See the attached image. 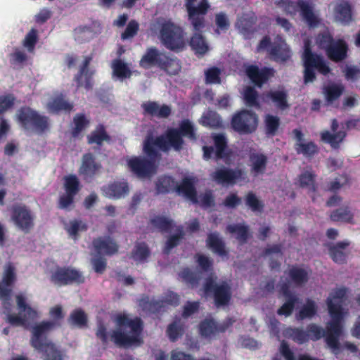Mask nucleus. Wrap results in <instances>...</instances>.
Wrapping results in <instances>:
<instances>
[{
  "instance_id": "nucleus-60",
  "label": "nucleus",
  "mask_w": 360,
  "mask_h": 360,
  "mask_svg": "<svg viewBox=\"0 0 360 360\" xmlns=\"http://www.w3.org/2000/svg\"><path fill=\"white\" fill-rule=\"evenodd\" d=\"M299 302L298 297H291L290 298H285V302L277 310V314L279 316H290L295 309V304Z\"/></svg>"
},
{
  "instance_id": "nucleus-20",
  "label": "nucleus",
  "mask_w": 360,
  "mask_h": 360,
  "mask_svg": "<svg viewBox=\"0 0 360 360\" xmlns=\"http://www.w3.org/2000/svg\"><path fill=\"white\" fill-rule=\"evenodd\" d=\"M101 167V164L96 161L94 155L91 153H87L82 156L79 173L85 179H91L99 172Z\"/></svg>"
},
{
  "instance_id": "nucleus-19",
  "label": "nucleus",
  "mask_w": 360,
  "mask_h": 360,
  "mask_svg": "<svg viewBox=\"0 0 360 360\" xmlns=\"http://www.w3.org/2000/svg\"><path fill=\"white\" fill-rule=\"evenodd\" d=\"M92 60V56H86L79 72L75 75V81L77 82V86H84L86 89L89 90L93 87L92 77L94 71L89 70V65Z\"/></svg>"
},
{
  "instance_id": "nucleus-48",
  "label": "nucleus",
  "mask_w": 360,
  "mask_h": 360,
  "mask_svg": "<svg viewBox=\"0 0 360 360\" xmlns=\"http://www.w3.org/2000/svg\"><path fill=\"white\" fill-rule=\"evenodd\" d=\"M347 293L346 288H340L334 290L329 295V297L326 300V303L328 305V309H329V301H330L331 304L335 307H339L340 311L342 316V321H343V309L342 307V300L345 297Z\"/></svg>"
},
{
  "instance_id": "nucleus-53",
  "label": "nucleus",
  "mask_w": 360,
  "mask_h": 360,
  "mask_svg": "<svg viewBox=\"0 0 360 360\" xmlns=\"http://www.w3.org/2000/svg\"><path fill=\"white\" fill-rule=\"evenodd\" d=\"M285 335L299 345L309 341V334L301 328H288L285 330Z\"/></svg>"
},
{
  "instance_id": "nucleus-21",
  "label": "nucleus",
  "mask_w": 360,
  "mask_h": 360,
  "mask_svg": "<svg viewBox=\"0 0 360 360\" xmlns=\"http://www.w3.org/2000/svg\"><path fill=\"white\" fill-rule=\"evenodd\" d=\"M271 58L276 62H286L291 57V51L285 41L280 37H277L269 51Z\"/></svg>"
},
{
  "instance_id": "nucleus-49",
  "label": "nucleus",
  "mask_w": 360,
  "mask_h": 360,
  "mask_svg": "<svg viewBox=\"0 0 360 360\" xmlns=\"http://www.w3.org/2000/svg\"><path fill=\"white\" fill-rule=\"evenodd\" d=\"M345 132L340 131L334 134H331L328 131H324L321 134V139L323 142L328 143L333 148H338L340 143L345 137Z\"/></svg>"
},
{
  "instance_id": "nucleus-25",
  "label": "nucleus",
  "mask_w": 360,
  "mask_h": 360,
  "mask_svg": "<svg viewBox=\"0 0 360 360\" xmlns=\"http://www.w3.org/2000/svg\"><path fill=\"white\" fill-rule=\"evenodd\" d=\"M101 29L98 21H93L88 25L79 26L75 30V39L81 43L88 41L100 34Z\"/></svg>"
},
{
  "instance_id": "nucleus-63",
  "label": "nucleus",
  "mask_w": 360,
  "mask_h": 360,
  "mask_svg": "<svg viewBox=\"0 0 360 360\" xmlns=\"http://www.w3.org/2000/svg\"><path fill=\"white\" fill-rule=\"evenodd\" d=\"M215 24L217 29L214 32L217 34H220L221 32H226L230 27V21L227 15L223 12L217 13L215 15Z\"/></svg>"
},
{
  "instance_id": "nucleus-57",
  "label": "nucleus",
  "mask_w": 360,
  "mask_h": 360,
  "mask_svg": "<svg viewBox=\"0 0 360 360\" xmlns=\"http://www.w3.org/2000/svg\"><path fill=\"white\" fill-rule=\"evenodd\" d=\"M64 189L66 193L77 195L81 189L80 182L75 174H69L64 177Z\"/></svg>"
},
{
  "instance_id": "nucleus-10",
  "label": "nucleus",
  "mask_w": 360,
  "mask_h": 360,
  "mask_svg": "<svg viewBox=\"0 0 360 360\" xmlns=\"http://www.w3.org/2000/svg\"><path fill=\"white\" fill-rule=\"evenodd\" d=\"M203 289L205 294L212 295L214 304L218 308L229 305L231 300V288L226 281L217 283L212 277H208L205 279Z\"/></svg>"
},
{
  "instance_id": "nucleus-56",
  "label": "nucleus",
  "mask_w": 360,
  "mask_h": 360,
  "mask_svg": "<svg viewBox=\"0 0 360 360\" xmlns=\"http://www.w3.org/2000/svg\"><path fill=\"white\" fill-rule=\"evenodd\" d=\"M150 224L160 232H169L173 227V221L163 216H155Z\"/></svg>"
},
{
  "instance_id": "nucleus-5",
  "label": "nucleus",
  "mask_w": 360,
  "mask_h": 360,
  "mask_svg": "<svg viewBox=\"0 0 360 360\" xmlns=\"http://www.w3.org/2000/svg\"><path fill=\"white\" fill-rule=\"evenodd\" d=\"M117 324L120 327H129L131 329V335H127L120 330L112 331L111 338L117 346L129 348L143 343L141 338L143 330V321L141 318L136 317L131 319L125 314H120L117 317Z\"/></svg>"
},
{
  "instance_id": "nucleus-13",
  "label": "nucleus",
  "mask_w": 360,
  "mask_h": 360,
  "mask_svg": "<svg viewBox=\"0 0 360 360\" xmlns=\"http://www.w3.org/2000/svg\"><path fill=\"white\" fill-rule=\"evenodd\" d=\"M50 281L57 286H65L73 283L79 285L85 282V278L79 270L70 266H57L51 271Z\"/></svg>"
},
{
  "instance_id": "nucleus-33",
  "label": "nucleus",
  "mask_w": 360,
  "mask_h": 360,
  "mask_svg": "<svg viewBox=\"0 0 360 360\" xmlns=\"http://www.w3.org/2000/svg\"><path fill=\"white\" fill-rule=\"evenodd\" d=\"M251 172L255 175L262 174L266 169L268 158L261 153H252L250 155Z\"/></svg>"
},
{
  "instance_id": "nucleus-34",
  "label": "nucleus",
  "mask_w": 360,
  "mask_h": 360,
  "mask_svg": "<svg viewBox=\"0 0 360 360\" xmlns=\"http://www.w3.org/2000/svg\"><path fill=\"white\" fill-rule=\"evenodd\" d=\"M159 68L170 76L176 75L181 70V63L176 57H171L165 53Z\"/></svg>"
},
{
  "instance_id": "nucleus-61",
  "label": "nucleus",
  "mask_w": 360,
  "mask_h": 360,
  "mask_svg": "<svg viewBox=\"0 0 360 360\" xmlns=\"http://www.w3.org/2000/svg\"><path fill=\"white\" fill-rule=\"evenodd\" d=\"M69 321L74 326L82 328L87 324V316L82 309H77L71 313Z\"/></svg>"
},
{
  "instance_id": "nucleus-23",
  "label": "nucleus",
  "mask_w": 360,
  "mask_h": 360,
  "mask_svg": "<svg viewBox=\"0 0 360 360\" xmlns=\"http://www.w3.org/2000/svg\"><path fill=\"white\" fill-rule=\"evenodd\" d=\"M105 196L109 198L120 199L129 193V188L127 181H115L102 187Z\"/></svg>"
},
{
  "instance_id": "nucleus-43",
  "label": "nucleus",
  "mask_w": 360,
  "mask_h": 360,
  "mask_svg": "<svg viewBox=\"0 0 360 360\" xmlns=\"http://www.w3.org/2000/svg\"><path fill=\"white\" fill-rule=\"evenodd\" d=\"M226 231L231 234H236V238L240 243V244L247 243L250 237L249 228L248 226L244 224H229L226 226Z\"/></svg>"
},
{
  "instance_id": "nucleus-28",
  "label": "nucleus",
  "mask_w": 360,
  "mask_h": 360,
  "mask_svg": "<svg viewBox=\"0 0 360 360\" xmlns=\"http://www.w3.org/2000/svg\"><path fill=\"white\" fill-rule=\"evenodd\" d=\"M141 108L144 115L155 116L158 118H167L172 112V109L169 105L166 104L160 105L155 101L145 102L142 103Z\"/></svg>"
},
{
  "instance_id": "nucleus-40",
  "label": "nucleus",
  "mask_w": 360,
  "mask_h": 360,
  "mask_svg": "<svg viewBox=\"0 0 360 360\" xmlns=\"http://www.w3.org/2000/svg\"><path fill=\"white\" fill-rule=\"evenodd\" d=\"M213 141L215 159L220 160L229 157L228 141L225 135L223 134H215L213 136Z\"/></svg>"
},
{
  "instance_id": "nucleus-46",
  "label": "nucleus",
  "mask_w": 360,
  "mask_h": 360,
  "mask_svg": "<svg viewBox=\"0 0 360 360\" xmlns=\"http://www.w3.org/2000/svg\"><path fill=\"white\" fill-rule=\"evenodd\" d=\"M317 313V305L316 302L311 300L307 299L306 303L302 306L298 313L296 314L295 317L298 321H302L306 319H311Z\"/></svg>"
},
{
  "instance_id": "nucleus-17",
  "label": "nucleus",
  "mask_w": 360,
  "mask_h": 360,
  "mask_svg": "<svg viewBox=\"0 0 360 360\" xmlns=\"http://www.w3.org/2000/svg\"><path fill=\"white\" fill-rule=\"evenodd\" d=\"M244 174L241 169H233L222 167L212 174V178L218 184L234 185L237 180L243 179Z\"/></svg>"
},
{
  "instance_id": "nucleus-22",
  "label": "nucleus",
  "mask_w": 360,
  "mask_h": 360,
  "mask_svg": "<svg viewBox=\"0 0 360 360\" xmlns=\"http://www.w3.org/2000/svg\"><path fill=\"white\" fill-rule=\"evenodd\" d=\"M92 244L98 255L111 256L116 254L119 249L117 243L110 236L94 238Z\"/></svg>"
},
{
  "instance_id": "nucleus-14",
  "label": "nucleus",
  "mask_w": 360,
  "mask_h": 360,
  "mask_svg": "<svg viewBox=\"0 0 360 360\" xmlns=\"http://www.w3.org/2000/svg\"><path fill=\"white\" fill-rule=\"evenodd\" d=\"M11 219L15 226L28 233L34 226V216L25 205H15L11 209Z\"/></svg>"
},
{
  "instance_id": "nucleus-7",
  "label": "nucleus",
  "mask_w": 360,
  "mask_h": 360,
  "mask_svg": "<svg viewBox=\"0 0 360 360\" xmlns=\"http://www.w3.org/2000/svg\"><path fill=\"white\" fill-rule=\"evenodd\" d=\"M159 38L164 46L171 51H179L186 46L183 28L171 20H164L160 23Z\"/></svg>"
},
{
  "instance_id": "nucleus-29",
  "label": "nucleus",
  "mask_w": 360,
  "mask_h": 360,
  "mask_svg": "<svg viewBox=\"0 0 360 360\" xmlns=\"http://www.w3.org/2000/svg\"><path fill=\"white\" fill-rule=\"evenodd\" d=\"M265 98L281 110H285L290 107L288 94L284 89L270 90L265 94Z\"/></svg>"
},
{
  "instance_id": "nucleus-55",
  "label": "nucleus",
  "mask_w": 360,
  "mask_h": 360,
  "mask_svg": "<svg viewBox=\"0 0 360 360\" xmlns=\"http://www.w3.org/2000/svg\"><path fill=\"white\" fill-rule=\"evenodd\" d=\"M176 231L177 233L169 236L165 243L163 252L166 255L169 254L171 250L180 243L184 236V232L181 226H178Z\"/></svg>"
},
{
  "instance_id": "nucleus-39",
  "label": "nucleus",
  "mask_w": 360,
  "mask_h": 360,
  "mask_svg": "<svg viewBox=\"0 0 360 360\" xmlns=\"http://www.w3.org/2000/svg\"><path fill=\"white\" fill-rule=\"evenodd\" d=\"M290 282L296 286H302L309 281V274L303 268L292 266L288 272Z\"/></svg>"
},
{
  "instance_id": "nucleus-54",
  "label": "nucleus",
  "mask_w": 360,
  "mask_h": 360,
  "mask_svg": "<svg viewBox=\"0 0 360 360\" xmlns=\"http://www.w3.org/2000/svg\"><path fill=\"white\" fill-rule=\"evenodd\" d=\"M350 185V177L346 174H342L327 184L326 191L336 192L345 186Z\"/></svg>"
},
{
  "instance_id": "nucleus-64",
  "label": "nucleus",
  "mask_w": 360,
  "mask_h": 360,
  "mask_svg": "<svg viewBox=\"0 0 360 360\" xmlns=\"http://www.w3.org/2000/svg\"><path fill=\"white\" fill-rule=\"evenodd\" d=\"M245 204L252 212H262L264 209L263 202L252 191L246 194Z\"/></svg>"
},
{
  "instance_id": "nucleus-18",
  "label": "nucleus",
  "mask_w": 360,
  "mask_h": 360,
  "mask_svg": "<svg viewBox=\"0 0 360 360\" xmlns=\"http://www.w3.org/2000/svg\"><path fill=\"white\" fill-rule=\"evenodd\" d=\"M245 72L250 81L258 87H262L274 75L272 68L264 67L259 69L256 65L245 66Z\"/></svg>"
},
{
  "instance_id": "nucleus-35",
  "label": "nucleus",
  "mask_w": 360,
  "mask_h": 360,
  "mask_svg": "<svg viewBox=\"0 0 360 360\" xmlns=\"http://www.w3.org/2000/svg\"><path fill=\"white\" fill-rule=\"evenodd\" d=\"M199 123L203 127L212 129H219L223 126V121L219 114L212 110L202 113Z\"/></svg>"
},
{
  "instance_id": "nucleus-8",
  "label": "nucleus",
  "mask_w": 360,
  "mask_h": 360,
  "mask_svg": "<svg viewBox=\"0 0 360 360\" xmlns=\"http://www.w3.org/2000/svg\"><path fill=\"white\" fill-rule=\"evenodd\" d=\"M18 121L25 131L42 134L49 129V118L29 106L21 107L17 112Z\"/></svg>"
},
{
  "instance_id": "nucleus-37",
  "label": "nucleus",
  "mask_w": 360,
  "mask_h": 360,
  "mask_svg": "<svg viewBox=\"0 0 360 360\" xmlns=\"http://www.w3.org/2000/svg\"><path fill=\"white\" fill-rule=\"evenodd\" d=\"M349 245L347 241H340L328 248L329 255L333 261L338 264L346 262L347 255L345 250Z\"/></svg>"
},
{
  "instance_id": "nucleus-62",
  "label": "nucleus",
  "mask_w": 360,
  "mask_h": 360,
  "mask_svg": "<svg viewBox=\"0 0 360 360\" xmlns=\"http://www.w3.org/2000/svg\"><path fill=\"white\" fill-rule=\"evenodd\" d=\"M266 133L269 136H274L280 126V119L277 116L266 115L264 120Z\"/></svg>"
},
{
  "instance_id": "nucleus-30",
  "label": "nucleus",
  "mask_w": 360,
  "mask_h": 360,
  "mask_svg": "<svg viewBox=\"0 0 360 360\" xmlns=\"http://www.w3.org/2000/svg\"><path fill=\"white\" fill-rule=\"evenodd\" d=\"M175 191L179 195H183L193 203L198 202L197 191L193 178H184L179 185L176 184Z\"/></svg>"
},
{
  "instance_id": "nucleus-1",
  "label": "nucleus",
  "mask_w": 360,
  "mask_h": 360,
  "mask_svg": "<svg viewBox=\"0 0 360 360\" xmlns=\"http://www.w3.org/2000/svg\"><path fill=\"white\" fill-rule=\"evenodd\" d=\"M163 152L169 150V144L163 136L153 138L148 136L143 142L145 156H133L127 160V165L131 173L141 179H150L157 173L156 161L160 158L161 154L156 148Z\"/></svg>"
},
{
  "instance_id": "nucleus-4",
  "label": "nucleus",
  "mask_w": 360,
  "mask_h": 360,
  "mask_svg": "<svg viewBox=\"0 0 360 360\" xmlns=\"http://www.w3.org/2000/svg\"><path fill=\"white\" fill-rule=\"evenodd\" d=\"M54 326L53 321H42L32 328L30 343L41 354L42 360H64L63 352L46 337V333Z\"/></svg>"
},
{
  "instance_id": "nucleus-41",
  "label": "nucleus",
  "mask_w": 360,
  "mask_h": 360,
  "mask_svg": "<svg viewBox=\"0 0 360 360\" xmlns=\"http://www.w3.org/2000/svg\"><path fill=\"white\" fill-rule=\"evenodd\" d=\"M176 183L174 179L168 175H162L155 181V189L158 194H167L175 191Z\"/></svg>"
},
{
  "instance_id": "nucleus-11",
  "label": "nucleus",
  "mask_w": 360,
  "mask_h": 360,
  "mask_svg": "<svg viewBox=\"0 0 360 360\" xmlns=\"http://www.w3.org/2000/svg\"><path fill=\"white\" fill-rule=\"evenodd\" d=\"M197 0H185V8L188 20L195 32H201L205 26V15L210 5L207 0H200L197 6Z\"/></svg>"
},
{
  "instance_id": "nucleus-15",
  "label": "nucleus",
  "mask_w": 360,
  "mask_h": 360,
  "mask_svg": "<svg viewBox=\"0 0 360 360\" xmlns=\"http://www.w3.org/2000/svg\"><path fill=\"white\" fill-rule=\"evenodd\" d=\"M234 320L227 319L221 323H218L213 318H206L201 321L198 325L200 335L205 339H212L219 333H224L232 326Z\"/></svg>"
},
{
  "instance_id": "nucleus-38",
  "label": "nucleus",
  "mask_w": 360,
  "mask_h": 360,
  "mask_svg": "<svg viewBox=\"0 0 360 360\" xmlns=\"http://www.w3.org/2000/svg\"><path fill=\"white\" fill-rule=\"evenodd\" d=\"M73 108V104L66 101L62 94L53 98L47 104L49 112L56 114L61 111L70 112Z\"/></svg>"
},
{
  "instance_id": "nucleus-32",
  "label": "nucleus",
  "mask_w": 360,
  "mask_h": 360,
  "mask_svg": "<svg viewBox=\"0 0 360 360\" xmlns=\"http://www.w3.org/2000/svg\"><path fill=\"white\" fill-rule=\"evenodd\" d=\"M207 246L215 254L224 257L228 255L224 241L219 237L218 233H210L206 240Z\"/></svg>"
},
{
  "instance_id": "nucleus-52",
  "label": "nucleus",
  "mask_w": 360,
  "mask_h": 360,
  "mask_svg": "<svg viewBox=\"0 0 360 360\" xmlns=\"http://www.w3.org/2000/svg\"><path fill=\"white\" fill-rule=\"evenodd\" d=\"M345 87L342 84H332L324 88V94L328 103H332L343 94Z\"/></svg>"
},
{
  "instance_id": "nucleus-12",
  "label": "nucleus",
  "mask_w": 360,
  "mask_h": 360,
  "mask_svg": "<svg viewBox=\"0 0 360 360\" xmlns=\"http://www.w3.org/2000/svg\"><path fill=\"white\" fill-rule=\"evenodd\" d=\"M231 125L239 134H250L255 132L257 128L258 116L251 110H241L233 115Z\"/></svg>"
},
{
  "instance_id": "nucleus-6",
  "label": "nucleus",
  "mask_w": 360,
  "mask_h": 360,
  "mask_svg": "<svg viewBox=\"0 0 360 360\" xmlns=\"http://www.w3.org/2000/svg\"><path fill=\"white\" fill-rule=\"evenodd\" d=\"M304 65V83L314 82L316 79L315 69L321 75L326 76L330 72V68L323 58L312 52L309 41L304 42L302 56Z\"/></svg>"
},
{
  "instance_id": "nucleus-31",
  "label": "nucleus",
  "mask_w": 360,
  "mask_h": 360,
  "mask_svg": "<svg viewBox=\"0 0 360 360\" xmlns=\"http://www.w3.org/2000/svg\"><path fill=\"white\" fill-rule=\"evenodd\" d=\"M86 139L88 144H95L98 147L102 146L104 142L110 143L111 141V137L103 124L96 125L95 129L87 136Z\"/></svg>"
},
{
  "instance_id": "nucleus-36",
  "label": "nucleus",
  "mask_w": 360,
  "mask_h": 360,
  "mask_svg": "<svg viewBox=\"0 0 360 360\" xmlns=\"http://www.w3.org/2000/svg\"><path fill=\"white\" fill-rule=\"evenodd\" d=\"M316 176L311 170L304 171L298 176L297 184L300 188H307L309 193H314L318 190Z\"/></svg>"
},
{
  "instance_id": "nucleus-44",
  "label": "nucleus",
  "mask_w": 360,
  "mask_h": 360,
  "mask_svg": "<svg viewBox=\"0 0 360 360\" xmlns=\"http://www.w3.org/2000/svg\"><path fill=\"white\" fill-rule=\"evenodd\" d=\"M150 255V250L145 242L136 243L131 252V258L139 263L147 261Z\"/></svg>"
},
{
  "instance_id": "nucleus-50",
  "label": "nucleus",
  "mask_w": 360,
  "mask_h": 360,
  "mask_svg": "<svg viewBox=\"0 0 360 360\" xmlns=\"http://www.w3.org/2000/svg\"><path fill=\"white\" fill-rule=\"evenodd\" d=\"M72 123L74 127L72 129L71 135L76 138L89 125L90 121L84 113H77L73 117Z\"/></svg>"
},
{
  "instance_id": "nucleus-3",
  "label": "nucleus",
  "mask_w": 360,
  "mask_h": 360,
  "mask_svg": "<svg viewBox=\"0 0 360 360\" xmlns=\"http://www.w3.org/2000/svg\"><path fill=\"white\" fill-rule=\"evenodd\" d=\"M12 289L0 285V300H2L4 314H6V321L13 326H26L30 321H34L37 316V311L26 303L24 296H16L18 314H12L13 304L11 303Z\"/></svg>"
},
{
  "instance_id": "nucleus-42",
  "label": "nucleus",
  "mask_w": 360,
  "mask_h": 360,
  "mask_svg": "<svg viewBox=\"0 0 360 360\" xmlns=\"http://www.w3.org/2000/svg\"><path fill=\"white\" fill-rule=\"evenodd\" d=\"M111 68L113 75L120 79L129 78L132 75L128 65L120 58H116L112 61Z\"/></svg>"
},
{
  "instance_id": "nucleus-9",
  "label": "nucleus",
  "mask_w": 360,
  "mask_h": 360,
  "mask_svg": "<svg viewBox=\"0 0 360 360\" xmlns=\"http://www.w3.org/2000/svg\"><path fill=\"white\" fill-rule=\"evenodd\" d=\"M162 136L169 144V149L172 147L176 151H180L182 149L184 144V136L191 140L196 139L194 126L188 119L180 122L179 129H168L165 135Z\"/></svg>"
},
{
  "instance_id": "nucleus-47",
  "label": "nucleus",
  "mask_w": 360,
  "mask_h": 360,
  "mask_svg": "<svg viewBox=\"0 0 360 360\" xmlns=\"http://www.w3.org/2000/svg\"><path fill=\"white\" fill-rule=\"evenodd\" d=\"M190 46L196 54L201 56L205 55L209 50L205 38L198 32L193 34L191 38Z\"/></svg>"
},
{
  "instance_id": "nucleus-58",
  "label": "nucleus",
  "mask_w": 360,
  "mask_h": 360,
  "mask_svg": "<svg viewBox=\"0 0 360 360\" xmlns=\"http://www.w3.org/2000/svg\"><path fill=\"white\" fill-rule=\"evenodd\" d=\"M243 96L248 106L255 107L257 108L260 107V104L258 101L259 94L254 87L247 86L244 89Z\"/></svg>"
},
{
  "instance_id": "nucleus-2",
  "label": "nucleus",
  "mask_w": 360,
  "mask_h": 360,
  "mask_svg": "<svg viewBox=\"0 0 360 360\" xmlns=\"http://www.w3.org/2000/svg\"><path fill=\"white\" fill-rule=\"evenodd\" d=\"M328 304L331 321L327 323L326 330L315 323H310L307 326L306 330L309 334V340L317 341L324 337L326 343L332 352L338 354L340 351L339 338L343 329L342 316L339 307H335L330 301Z\"/></svg>"
},
{
  "instance_id": "nucleus-59",
  "label": "nucleus",
  "mask_w": 360,
  "mask_h": 360,
  "mask_svg": "<svg viewBox=\"0 0 360 360\" xmlns=\"http://www.w3.org/2000/svg\"><path fill=\"white\" fill-rule=\"evenodd\" d=\"M184 333L183 325L179 321H174L169 324L167 335L172 342H176Z\"/></svg>"
},
{
  "instance_id": "nucleus-45",
  "label": "nucleus",
  "mask_w": 360,
  "mask_h": 360,
  "mask_svg": "<svg viewBox=\"0 0 360 360\" xmlns=\"http://www.w3.org/2000/svg\"><path fill=\"white\" fill-rule=\"evenodd\" d=\"M295 150L297 154L311 158L319 152V146L312 141L307 143H295Z\"/></svg>"
},
{
  "instance_id": "nucleus-26",
  "label": "nucleus",
  "mask_w": 360,
  "mask_h": 360,
  "mask_svg": "<svg viewBox=\"0 0 360 360\" xmlns=\"http://www.w3.org/2000/svg\"><path fill=\"white\" fill-rule=\"evenodd\" d=\"M348 45L342 39L335 40L326 51L328 58L335 62L339 63L347 57Z\"/></svg>"
},
{
  "instance_id": "nucleus-24",
  "label": "nucleus",
  "mask_w": 360,
  "mask_h": 360,
  "mask_svg": "<svg viewBox=\"0 0 360 360\" xmlns=\"http://www.w3.org/2000/svg\"><path fill=\"white\" fill-rule=\"evenodd\" d=\"M164 56L165 53L160 52L156 47H149L141 57L139 65L146 70L153 66L159 68Z\"/></svg>"
},
{
  "instance_id": "nucleus-27",
  "label": "nucleus",
  "mask_w": 360,
  "mask_h": 360,
  "mask_svg": "<svg viewBox=\"0 0 360 360\" xmlns=\"http://www.w3.org/2000/svg\"><path fill=\"white\" fill-rule=\"evenodd\" d=\"M334 18L343 25H349L353 21L352 5L347 1L338 2L334 8Z\"/></svg>"
},
{
  "instance_id": "nucleus-51",
  "label": "nucleus",
  "mask_w": 360,
  "mask_h": 360,
  "mask_svg": "<svg viewBox=\"0 0 360 360\" xmlns=\"http://www.w3.org/2000/svg\"><path fill=\"white\" fill-rule=\"evenodd\" d=\"M330 217L333 221H342L352 224L354 214L349 210V207H345L333 210Z\"/></svg>"
},
{
  "instance_id": "nucleus-16",
  "label": "nucleus",
  "mask_w": 360,
  "mask_h": 360,
  "mask_svg": "<svg viewBox=\"0 0 360 360\" xmlns=\"http://www.w3.org/2000/svg\"><path fill=\"white\" fill-rule=\"evenodd\" d=\"M299 9L302 18L310 27H315L319 25V20L307 2L302 0L291 1L284 7L285 11L290 15H295Z\"/></svg>"
}]
</instances>
